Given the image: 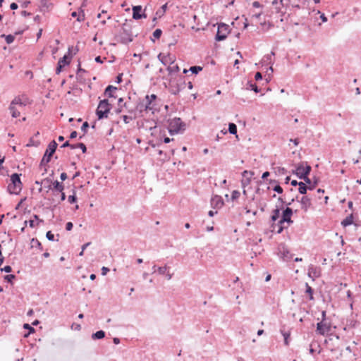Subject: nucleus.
Masks as SVG:
<instances>
[{
    "instance_id": "cd10ccee",
    "label": "nucleus",
    "mask_w": 361,
    "mask_h": 361,
    "mask_svg": "<svg viewBox=\"0 0 361 361\" xmlns=\"http://www.w3.org/2000/svg\"><path fill=\"white\" fill-rule=\"evenodd\" d=\"M282 257L284 260L288 261L292 258V254L286 248H283L281 251Z\"/></svg>"
},
{
    "instance_id": "5701e85b",
    "label": "nucleus",
    "mask_w": 361,
    "mask_h": 361,
    "mask_svg": "<svg viewBox=\"0 0 361 361\" xmlns=\"http://www.w3.org/2000/svg\"><path fill=\"white\" fill-rule=\"evenodd\" d=\"M247 90H253L255 92L258 93L260 92V89L257 86L255 83H253L252 81H247Z\"/></svg>"
},
{
    "instance_id": "09e8293b",
    "label": "nucleus",
    "mask_w": 361,
    "mask_h": 361,
    "mask_svg": "<svg viewBox=\"0 0 361 361\" xmlns=\"http://www.w3.org/2000/svg\"><path fill=\"white\" fill-rule=\"evenodd\" d=\"M254 172L252 171H244L243 173H242V176L243 178H249V177H252V176H254Z\"/></svg>"
},
{
    "instance_id": "37998d69",
    "label": "nucleus",
    "mask_w": 361,
    "mask_h": 361,
    "mask_svg": "<svg viewBox=\"0 0 361 361\" xmlns=\"http://www.w3.org/2000/svg\"><path fill=\"white\" fill-rule=\"evenodd\" d=\"M16 275L14 274H8V275H5L4 276V279L7 281L8 283H13V280L16 279Z\"/></svg>"
},
{
    "instance_id": "7c9ffc66",
    "label": "nucleus",
    "mask_w": 361,
    "mask_h": 361,
    "mask_svg": "<svg viewBox=\"0 0 361 361\" xmlns=\"http://www.w3.org/2000/svg\"><path fill=\"white\" fill-rule=\"evenodd\" d=\"M11 104L13 106L18 105L21 107H23L26 105L24 102H22L21 99L18 97H15L11 102Z\"/></svg>"
},
{
    "instance_id": "f03ea898",
    "label": "nucleus",
    "mask_w": 361,
    "mask_h": 361,
    "mask_svg": "<svg viewBox=\"0 0 361 361\" xmlns=\"http://www.w3.org/2000/svg\"><path fill=\"white\" fill-rule=\"evenodd\" d=\"M115 39L117 42L128 44L133 41V35L131 31V26L127 23L122 25V32L115 36Z\"/></svg>"
},
{
    "instance_id": "dca6fc26",
    "label": "nucleus",
    "mask_w": 361,
    "mask_h": 361,
    "mask_svg": "<svg viewBox=\"0 0 361 361\" xmlns=\"http://www.w3.org/2000/svg\"><path fill=\"white\" fill-rule=\"evenodd\" d=\"M211 204L213 207L221 208L224 205V201L221 196L214 195L211 200Z\"/></svg>"
},
{
    "instance_id": "b1692460",
    "label": "nucleus",
    "mask_w": 361,
    "mask_h": 361,
    "mask_svg": "<svg viewBox=\"0 0 361 361\" xmlns=\"http://www.w3.org/2000/svg\"><path fill=\"white\" fill-rule=\"evenodd\" d=\"M53 185V189L59 192H62L64 190V185L62 183L59 182L58 180H55L52 183Z\"/></svg>"
},
{
    "instance_id": "0e129e2a",
    "label": "nucleus",
    "mask_w": 361,
    "mask_h": 361,
    "mask_svg": "<svg viewBox=\"0 0 361 361\" xmlns=\"http://www.w3.org/2000/svg\"><path fill=\"white\" fill-rule=\"evenodd\" d=\"M252 6L255 8H260L262 7V4L259 1H254L252 3Z\"/></svg>"
},
{
    "instance_id": "a878e982",
    "label": "nucleus",
    "mask_w": 361,
    "mask_h": 361,
    "mask_svg": "<svg viewBox=\"0 0 361 361\" xmlns=\"http://www.w3.org/2000/svg\"><path fill=\"white\" fill-rule=\"evenodd\" d=\"M105 337V332L102 330L97 331L92 334V338L94 340L102 339Z\"/></svg>"
},
{
    "instance_id": "e433bc0d",
    "label": "nucleus",
    "mask_w": 361,
    "mask_h": 361,
    "mask_svg": "<svg viewBox=\"0 0 361 361\" xmlns=\"http://www.w3.org/2000/svg\"><path fill=\"white\" fill-rule=\"evenodd\" d=\"M31 243H32V247H36L39 248L40 250H43L42 243L37 238H32L31 240Z\"/></svg>"
},
{
    "instance_id": "6ab92c4d",
    "label": "nucleus",
    "mask_w": 361,
    "mask_h": 361,
    "mask_svg": "<svg viewBox=\"0 0 361 361\" xmlns=\"http://www.w3.org/2000/svg\"><path fill=\"white\" fill-rule=\"evenodd\" d=\"M300 202L302 205V209L305 211H307V209L311 206V200L307 196L302 197Z\"/></svg>"
},
{
    "instance_id": "79ce46f5",
    "label": "nucleus",
    "mask_w": 361,
    "mask_h": 361,
    "mask_svg": "<svg viewBox=\"0 0 361 361\" xmlns=\"http://www.w3.org/2000/svg\"><path fill=\"white\" fill-rule=\"evenodd\" d=\"M167 71L169 73L178 72L180 71L179 66L178 65L169 66L167 67Z\"/></svg>"
},
{
    "instance_id": "2f4dec72",
    "label": "nucleus",
    "mask_w": 361,
    "mask_h": 361,
    "mask_svg": "<svg viewBox=\"0 0 361 361\" xmlns=\"http://www.w3.org/2000/svg\"><path fill=\"white\" fill-rule=\"evenodd\" d=\"M1 37L2 38H5V40L6 42V43L8 44H10L11 43L13 42L14 39H15V35H4V34H2L1 35Z\"/></svg>"
},
{
    "instance_id": "603ef678",
    "label": "nucleus",
    "mask_w": 361,
    "mask_h": 361,
    "mask_svg": "<svg viewBox=\"0 0 361 361\" xmlns=\"http://www.w3.org/2000/svg\"><path fill=\"white\" fill-rule=\"evenodd\" d=\"M78 148L81 149L82 153L87 152V147L84 143L80 142L77 143Z\"/></svg>"
},
{
    "instance_id": "bb28decb",
    "label": "nucleus",
    "mask_w": 361,
    "mask_h": 361,
    "mask_svg": "<svg viewBox=\"0 0 361 361\" xmlns=\"http://www.w3.org/2000/svg\"><path fill=\"white\" fill-rule=\"evenodd\" d=\"M9 110L13 118H17L20 116V111L16 109V106L10 104Z\"/></svg>"
},
{
    "instance_id": "774afa93",
    "label": "nucleus",
    "mask_w": 361,
    "mask_h": 361,
    "mask_svg": "<svg viewBox=\"0 0 361 361\" xmlns=\"http://www.w3.org/2000/svg\"><path fill=\"white\" fill-rule=\"evenodd\" d=\"M94 60H95V61H96L97 63H103V61H103V59L101 58V56H98L95 57V59H94Z\"/></svg>"
},
{
    "instance_id": "c85d7f7f",
    "label": "nucleus",
    "mask_w": 361,
    "mask_h": 361,
    "mask_svg": "<svg viewBox=\"0 0 361 361\" xmlns=\"http://www.w3.org/2000/svg\"><path fill=\"white\" fill-rule=\"evenodd\" d=\"M51 6V4L48 0H40L41 11L48 10Z\"/></svg>"
},
{
    "instance_id": "c9c22d12",
    "label": "nucleus",
    "mask_w": 361,
    "mask_h": 361,
    "mask_svg": "<svg viewBox=\"0 0 361 361\" xmlns=\"http://www.w3.org/2000/svg\"><path fill=\"white\" fill-rule=\"evenodd\" d=\"M228 132L232 135L237 134V126L233 123H229L228 124Z\"/></svg>"
},
{
    "instance_id": "864d4df0",
    "label": "nucleus",
    "mask_w": 361,
    "mask_h": 361,
    "mask_svg": "<svg viewBox=\"0 0 361 361\" xmlns=\"http://www.w3.org/2000/svg\"><path fill=\"white\" fill-rule=\"evenodd\" d=\"M46 238L50 240L54 241V235L51 233V231H49L46 233Z\"/></svg>"
},
{
    "instance_id": "f257e3e1",
    "label": "nucleus",
    "mask_w": 361,
    "mask_h": 361,
    "mask_svg": "<svg viewBox=\"0 0 361 361\" xmlns=\"http://www.w3.org/2000/svg\"><path fill=\"white\" fill-rule=\"evenodd\" d=\"M312 170V167L307 164V162L301 161L292 171V173L295 174L298 178L303 180L307 184H310V178L308 177Z\"/></svg>"
},
{
    "instance_id": "ea45409f",
    "label": "nucleus",
    "mask_w": 361,
    "mask_h": 361,
    "mask_svg": "<svg viewBox=\"0 0 361 361\" xmlns=\"http://www.w3.org/2000/svg\"><path fill=\"white\" fill-rule=\"evenodd\" d=\"M68 201L70 204H73L77 202L76 193L74 189L73 190V195L68 196Z\"/></svg>"
},
{
    "instance_id": "680f3d73",
    "label": "nucleus",
    "mask_w": 361,
    "mask_h": 361,
    "mask_svg": "<svg viewBox=\"0 0 361 361\" xmlns=\"http://www.w3.org/2000/svg\"><path fill=\"white\" fill-rule=\"evenodd\" d=\"M109 271V269L108 267H103L102 268V274L103 276L106 275Z\"/></svg>"
},
{
    "instance_id": "ddd939ff",
    "label": "nucleus",
    "mask_w": 361,
    "mask_h": 361,
    "mask_svg": "<svg viewBox=\"0 0 361 361\" xmlns=\"http://www.w3.org/2000/svg\"><path fill=\"white\" fill-rule=\"evenodd\" d=\"M318 179L314 178L312 185H307L305 182H300L298 192L302 195H305L307 193V190H312L316 186L318 185Z\"/></svg>"
},
{
    "instance_id": "e2e57ef3",
    "label": "nucleus",
    "mask_w": 361,
    "mask_h": 361,
    "mask_svg": "<svg viewBox=\"0 0 361 361\" xmlns=\"http://www.w3.org/2000/svg\"><path fill=\"white\" fill-rule=\"evenodd\" d=\"M18 4L15 2L11 3L10 5V8L11 10H16L18 8Z\"/></svg>"
},
{
    "instance_id": "9b49d317",
    "label": "nucleus",
    "mask_w": 361,
    "mask_h": 361,
    "mask_svg": "<svg viewBox=\"0 0 361 361\" xmlns=\"http://www.w3.org/2000/svg\"><path fill=\"white\" fill-rule=\"evenodd\" d=\"M293 214V209L289 207H286V208L283 210L281 218L279 220L280 224L288 223L290 225L293 224V221L291 219Z\"/></svg>"
},
{
    "instance_id": "20e7f679",
    "label": "nucleus",
    "mask_w": 361,
    "mask_h": 361,
    "mask_svg": "<svg viewBox=\"0 0 361 361\" xmlns=\"http://www.w3.org/2000/svg\"><path fill=\"white\" fill-rule=\"evenodd\" d=\"M111 109V104L109 102L107 99L100 100L96 110V115L98 119L102 120L106 118Z\"/></svg>"
},
{
    "instance_id": "393cba45",
    "label": "nucleus",
    "mask_w": 361,
    "mask_h": 361,
    "mask_svg": "<svg viewBox=\"0 0 361 361\" xmlns=\"http://www.w3.org/2000/svg\"><path fill=\"white\" fill-rule=\"evenodd\" d=\"M353 214H350L349 216H348L345 219H344L342 222H341V225L344 227H346L348 226H350L351 224H353Z\"/></svg>"
},
{
    "instance_id": "bf43d9fd",
    "label": "nucleus",
    "mask_w": 361,
    "mask_h": 361,
    "mask_svg": "<svg viewBox=\"0 0 361 361\" xmlns=\"http://www.w3.org/2000/svg\"><path fill=\"white\" fill-rule=\"evenodd\" d=\"M85 70L82 69L80 66V63L79 62L78 63V71H77V76H80V73H85Z\"/></svg>"
},
{
    "instance_id": "a211bd4d",
    "label": "nucleus",
    "mask_w": 361,
    "mask_h": 361,
    "mask_svg": "<svg viewBox=\"0 0 361 361\" xmlns=\"http://www.w3.org/2000/svg\"><path fill=\"white\" fill-rule=\"evenodd\" d=\"M117 90V87H114L113 85H108L104 92V96L108 97H114L116 98V97L114 94V92Z\"/></svg>"
},
{
    "instance_id": "39448f33",
    "label": "nucleus",
    "mask_w": 361,
    "mask_h": 361,
    "mask_svg": "<svg viewBox=\"0 0 361 361\" xmlns=\"http://www.w3.org/2000/svg\"><path fill=\"white\" fill-rule=\"evenodd\" d=\"M185 123L180 118L175 117L169 121V132L173 135L185 130Z\"/></svg>"
},
{
    "instance_id": "13d9d810",
    "label": "nucleus",
    "mask_w": 361,
    "mask_h": 361,
    "mask_svg": "<svg viewBox=\"0 0 361 361\" xmlns=\"http://www.w3.org/2000/svg\"><path fill=\"white\" fill-rule=\"evenodd\" d=\"M73 227V224L72 222L66 223V231H71Z\"/></svg>"
},
{
    "instance_id": "58836bf2",
    "label": "nucleus",
    "mask_w": 361,
    "mask_h": 361,
    "mask_svg": "<svg viewBox=\"0 0 361 361\" xmlns=\"http://www.w3.org/2000/svg\"><path fill=\"white\" fill-rule=\"evenodd\" d=\"M85 20V12L82 8H80L78 11V16L77 18V21L82 22Z\"/></svg>"
},
{
    "instance_id": "4c0bfd02",
    "label": "nucleus",
    "mask_w": 361,
    "mask_h": 361,
    "mask_svg": "<svg viewBox=\"0 0 361 361\" xmlns=\"http://www.w3.org/2000/svg\"><path fill=\"white\" fill-rule=\"evenodd\" d=\"M202 70V67L200 66H191L189 69V71H191L192 73H193V74H197Z\"/></svg>"
},
{
    "instance_id": "8fccbe9b",
    "label": "nucleus",
    "mask_w": 361,
    "mask_h": 361,
    "mask_svg": "<svg viewBox=\"0 0 361 361\" xmlns=\"http://www.w3.org/2000/svg\"><path fill=\"white\" fill-rule=\"evenodd\" d=\"M240 195V193L238 190H233L231 194L232 200H237L238 198H239Z\"/></svg>"
},
{
    "instance_id": "6e6552de",
    "label": "nucleus",
    "mask_w": 361,
    "mask_h": 361,
    "mask_svg": "<svg viewBox=\"0 0 361 361\" xmlns=\"http://www.w3.org/2000/svg\"><path fill=\"white\" fill-rule=\"evenodd\" d=\"M230 32L229 26L227 24L221 23L218 25L217 32L215 36L216 41L224 40Z\"/></svg>"
},
{
    "instance_id": "412c9836",
    "label": "nucleus",
    "mask_w": 361,
    "mask_h": 361,
    "mask_svg": "<svg viewBox=\"0 0 361 361\" xmlns=\"http://www.w3.org/2000/svg\"><path fill=\"white\" fill-rule=\"evenodd\" d=\"M271 4L274 6L276 13H279L281 11L283 0H274Z\"/></svg>"
},
{
    "instance_id": "3c124183",
    "label": "nucleus",
    "mask_w": 361,
    "mask_h": 361,
    "mask_svg": "<svg viewBox=\"0 0 361 361\" xmlns=\"http://www.w3.org/2000/svg\"><path fill=\"white\" fill-rule=\"evenodd\" d=\"M89 126V123L87 121L84 122L82 125L81 130L83 132L84 135L87 133Z\"/></svg>"
},
{
    "instance_id": "4468645a",
    "label": "nucleus",
    "mask_w": 361,
    "mask_h": 361,
    "mask_svg": "<svg viewBox=\"0 0 361 361\" xmlns=\"http://www.w3.org/2000/svg\"><path fill=\"white\" fill-rule=\"evenodd\" d=\"M157 58L160 61V62L164 66H166L168 63H169L170 65H172L176 61V57L171 55V54H168L165 56L160 53L159 54Z\"/></svg>"
},
{
    "instance_id": "4be33fe9",
    "label": "nucleus",
    "mask_w": 361,
    "mask_h": 361,
    "mask_svg": "<svg viewBox=\"0 0 361 361\" xmlns=\"http://www.w3.org/2000/svg\"><path fill=\"white\" fill-rule=\"evenodd\" d=\"M281 334L283 336L284 338V345L288 346L289 345V339L290 333L289 331H285L283 329H281L280 330Z\"/></svg>"
},
{
    "instance_id": "a19ab883",
    "label": "nucleus",
    "mask_w": 361,
    "mask_h": 361,
    "mask_svg": "<svg viewBox=\"0 0 361 361\" xmlns=\"http://www.w3.org/2000/svg\"><path fill=\"white\" fill-rule=\"evenodd\" d=\"M23 328L28 330V333L25 335V337L28 336L29 334H32L35 331V329L31 326L29 324H24Z\"/></svg>"
},
{
    "instance_id": "72a5a7b5",
    "label": "nucleus",
    "mask_w": 361,
    "mask_h": 361,
    "mask_svg": "<svg viewBox=\"0 0 361 361\" xmlns=\"http://www.w3.org/2000/svg\"><path fill=\"white\" fill-rule=\"evenodd\" d=\"M305 287H306V293H307L309 295V299L310 300H314V297H313V293H314V290L312 289V288L311 286H309V284L307 283H305Z\"/></svg>"
},
{
    "instance_id": "338daca9",
    "label": "nucleus",
    "mask_w": 361,
    "mask_h": 361,
    "mask_svg": "<svg viewBox=\"0 0 361 361\" xmlns=\"http://www.w3.org/2000/svg\"><path fill=\"white\" fill-rule=\"evenodd\" d=\"M77 135H78V133H77L76 131H72L71 133V134H70V138L71 139H74V138H75L77 137Z\"/></svg>"
},
{
    "instance_id": "f8f14e48",
    "label": "nucleus",
    "mask_w": 361,
    "mask_h": 361,
    "mask_svg": "<svg viewBox=\"0 0 361 361\" xmlns=\"http://www.w3.org/2000/svg\"><path fill=\"white\" fill-rule=\"evenodd\" d=\"M70 51H71V48H68V54H65L58 61L57 67H56V73L57 75H59L61 72L62 68L65 66H67V65H68L71 63V56H69Z\"/></svg>"
},
{
    "instance_id": "69168bd1",
    "label": "nucleus",
    "mask_w": 361,
    "mask_h": 361,
    "mask_svg": "<svg viewBox=\"0 0 361 361\" xmlns=\"http://www.w3.org/2000/svg\"><path fill=\"white\" fill-rule=\"evenodd\" d=\"M269 175H270V173L269 171H265L262 173V178L266 179L268 178V176H269Z\"/></svg>"
},
{
    "instance_id": "473e14b6",
    "label": "nucleus",
    "mask_w": 361,
    "mask_h": 361,
    "mask_svg": "<svg viewBox=\"0 0 361 361\" xmlns=\"http://www.w3.org/2000/svg\"><path fill=\"white\" fill-rule=\"evenodd\" d=\"M51 183H53L49 178H46L40 181V184H43L44 187L48 188V190L52 189Z\"/></svg>"
},
{
    "instance_id": "a18cd8bd",
    "label": "nucleus",
    "mask_w": 361,
    "mask_h": 361,
    "mask_svg": "<svg viewBox=\"0 0 361 361\" xmlns=\"http://www.w3.org/2000/svg\"><path fill=\"white\" fill-rule=\"evenodd\" d=\"M169 269L166 265L164 267H157V271L159 274L164 275L166 274V271Z\"/></svg>"
},
{
    "instance_id": "0eeeda50",
    "label": "nucleus",
    "mask_w": 361,
    "mask_h": 361,
    "mask_svg": "<svg viewBox=\"0 0 361 361\" xmlns=\"http://www.w3.org/2000/svg\"><path fill=\"white\" fill-rule=\"evenodd\" d=\"M185 81L183 77H180L177 80H172L169 83V90L174 95L178 94L185 87Z\"/></svg>"
},
{
    "instance_id": "49530a36",
    "label": "nucleus",
    "mask_w": 361,
    "mask_h": 361,
    "mask_svg": "<svg viewBox=\"0 0 361 361\" xmlns=\"http://www.w3.org/2000/svg\"><path fill=\"white\" fill-rule=\"evenodd\" d=\"M251 182V177H249V178H243V180H241V184H242V186L243 188H245L246 186H247L248 185H250Z\"/></svg>"
},
{
    "instance_id": "f704fd0d",
    "label": "nucleus",
    "mask_w": 361,
    "mask_h": 361,
    "mask_svg": "<svg viewBox=\"0 0 361 361\" xmlns=\"http://www.w3.org/2000/svg\"><path fill=\"white\" fill-rule=\"evenodd\" d=\"M275 53L274 51H271L270 54H267L264 56L262 59V63H271V57L272 56H274Z\"/></svg>"
},
{
    "instance_id": "052dcab7",
    "label": "nucleus",
    "mask_w": 361,
    "mask_h": 361,
    "mask_svg": "<svg viewBox=\"0 0 361 361\" xmlns=\"http://www.w3.org/2000/svg\"><path fill=\"white\" fill-rule=\"evenodd\" d=\"M255 80L258 81L262 79V75L260 72H257L255 75Z\"/></svg>"
},
{
    "instance_id": "6e6d98bb",
    "label": "nucleus",
    "mask_w": 361,
    "mask_h": 361,
    "mask_svg": "<svg viewBox=\"0 0 361 361\" xmlns=\"http://www.w3.org/2000/svg\"><path fill=\"white\" fill-rule=\"evenodd\" d=\"M39 145V142H34L32 138L30 140L29 143L27 145V146H35L37 147Z\"/></svg>"
},
{
    "instance_id": "aec40b11",
    "label": "nucleus",
    "mask_w": 361,
    "mask_h": 361,
    "mask_svg": "<svg viewBox=\"0 0 361 361\" xmlns=\"http://www.w3.org/2000/svg\"><path fill=\"white\" fill-rule=\"evenodd\" d=\"M281 209V208L276 207V209L272 211V214L271 216V221L272 223L276 222L279 218Z\"/></svg>"
},
{
    "instance_id": "9d476101",
    "label": "nucleus",
    "mask_w": 361,
    "mask_h": 361,
    "mask_svg": "<svg viewBox=\"0 0 361 361\" xmlns=\"http://www.w3.org/2000/svg\"><path fill=\"white\" fill-rule=\"evenodd\" d=\"M331 331V324L326 321H321L317 324L316 332L319 335L324 336Z\"/></svg>"
},
{
    "instance_id": "f3484780",
    "label": "nucleus",
    "mask_w": 361,
    "mask_h": 361,
    "mask_svg": "<svg viewBox=\"0 0 361 361\" xmlns=\"http://www.w3.org/2000/svg\"><path fill=\"white\" fill-rule=\"evenodd\" d=\"M133 10V18L134 20H140L141 19V11H142V6H133L132 8Z\"/></svg>"
},
{
    "instance_id": "c756f323",
    "label": "nucleus",
    "mask_w": 361,
    "mask_h": 361,
    "mask_svg": "<svg viewBox=\"0 0 361 361\" xmlns=\"http://www.w3.org/2000/svg\"><path fill=\"white\" fill-rule=\"evenodd\" d=\"M271 227L273 228V231L275 229L276 227H277L278 229L276 231V233L279 234L281 233L284 229V226H283V224H280L279 221H278L277 224H275V222L272 223Z\"/></svg>"
},
{
    "instance_id": "423d86ee",
    "label": "nucleus",
    "mask_w": 361,
    "mask_h": 361,
    "mask_svg": "<svg viewBox=\"0 0 361 361\" xmlns=\"http://www.w3.org/2000/svg\"><path fill=\"white\" fill-rule=\"evenodd\" d=\"M58 144L55 140H52L49 142V144L47 146V148L45 151V153L40 161L39 166L42 167L43 166H45L50 161L51 159L56 152V149L57 148Z\"/></svg>"
},
{
    "instance_id": "c03bdc74",
    "label": "nucleus",
    "mask_w": 361,
    "mask_h": 361,
    "mask_svg": "<svg viewBox=\"0 0 361 361\" xmlns=\"http://www.w3.org/2000/svg\"><path fill=\"white\" fill-rule=\"evenodd\" d=\"M161 34H162V30H161V29L158 28V29H156V30L154 31V32H153V34H152V37H153L154 38H155V39H159V38H160V37L161 36Z\"/></svg>"
},
{
    "instance_id": "de8ad7c7",
    "label": "nucleus",
    "mask_w": 361,
    "mask_h": 361,
    "mask_svg": "<svg viewBox=\"0 0 361 361\" xmlns=\"http://www.w3.org/2000/svg\"><path fill=\"white\" fill-rule=\"evenodd\" d=\"M273 190H274L276 192L279 194H282L283 192V190L282 187L279 185V183H277L276 185H274V187L273 188Z\"/></svg>"
},
{
    "instance_id": "5fc2aeb1",
    "label": "nucleus",
    "mask_w": 361,
    "mask_h": 361,
    "mask_svg": "<svg viewBox=\"0 0 361 361\" xmlns=\"http://www.w3.org/2000/svg\"><path fill=\"white\" fill-rule=\"evenodd\" d=\"M1 271H4L6 273H10L12 271V267L9 265L5 266L3 268H1Z\"/></svg>"
},
{
    "instance_id": "4d7b16f0",
    "label": "nucleus",
    "mask_w": 361,
    "mask_h": 361,
    "mask_svg": "<svg viewBox=\"0 0 361 361\" xmlns=\"http://www.w3.org/2000/svg\"><path fill=\"white\" fill-rule=\"evenodd\" d=\"M123 120L125 122V123H129L130 121L133 120V118L131 116L124 115L123 116Z\"/></svg>"
},
{
    "instance_id": "1a4fd4ad",
    "label": "nucleus",
    "mask_w": 361,
    "mask_h": 361,
    "mask_svg": "<svg viewBox=\"0 0 361 361\" xmlns=\"http://www.w3.org/2000/svg\"><path fill=\"white\" fill-rule=\"evenodd\" d=\"M157 97L156 94H152L151 95H146L145 100L146 103L144 104H140L138 105V107L140 108V110L142 111V110L145 111H150L154 109V105H152L153 101L157 99Z\"/></svg>"
},
{
    "instance_id": "7ed1b4c3",
    "label": "nucleus",
    "mask_w": 361,
    "mask_h": 361,
    "mask_svg": "<svg viewBox=\"0 0 361 361\" xmlns=\"http://www.w3.org/2000/svg\"><path fill=\"white\" fill-rule=\"evenodd\" d=\"M21 174L17 173L11 176V183L7 187V190L10 194L18 195L23 188V183L20 180Z\"/></svg>"
},
{
    "instance_id": "2eb2a0df",
    "label": "nucleus",
    "mask_w": 361,
    "mask_h": 361,
    "mask_svg": "<svg viewBox=\"0 0 361 361\" xmlns=\"http://www.w3.org/2000/svg\"><path fill=\"white\" fill-rule=\"evenodd\" d=\"M308 276L312 278L313 280L315 278L319 277L320 276L319 268L311 264L308 268Z\"/></svg>"
}]
</instances>
